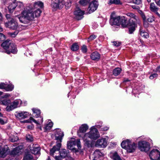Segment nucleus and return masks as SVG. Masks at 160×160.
I'll use <instances>...</instances> for the list:
<instances>
[{"label":"nucleus","instance_id":"423d86ee","mask_svg":"<svg viewBox=\"0 0 160 160\" xmlns=\"http://www.w3.org/2000/svg\"><path fill=\"white\" fill-rule=\"evenodd\" d=\"M126 15L130 18L129 19V23L130 25L134 26H137L138 25L139 26L140 25V21L138 16L131 12L127 13Z\"/></svg>","mask_w":160,"mask_h":160},{"label":"nucleus","instance_id":"393cba45","mask_svg":"<svg viewBox=\"0 0 160 160\" xmlns=\"http://www.w3.org/2000/svg\"><path fill=\"white\" fill-rule=\"evenodd\" d=\"M91 58L93 60H98L100 58V54L98 52H94L91 54Z\"/></svg>","mask_w":160,"mask_h":160},{"label":"nucleus","instance_id":"37998d69","mask_svg":"<svg viewBox=\"0 0 160 160\" xmlns=\"http://www.w3.org/2000/svg\"><path fill=\"white\" fill-rule=\"evenodd\" d=\"M18 139V138L17 136H14L13 137H11L10 138V140L12 142L17 141Z\"/></svg>","mask_w":160,"mask_h":160},{"label":"nucleus","instance_id":"aec40b11","mask_svg":"<svg viewBox=\"0 0 160 160\" xmlns=\"http://www.w3.org/2000/svg\"><path fill=\"white\" fill-rule=\"evenodd\" d=\"M84 14V12L81 10L79 8H77L74 12V15L75 18L78 20H80L83 17V15Z\"/></svg>","mask_w":160,"mask_h":160},{"label":"nucleus","instance_id":"ea45409f","mask_svg":"<svg viewBox=\"0 0 160 160\" xmlns=\"http://www.w3.org/2000/svg\"><path fill=\"white\" fill-rule=\"evenodd\" d=\"M18 31H16L13 32H8V35L12 37H15L18 34Z\"/></svg>","mask_w":160,"mask_h":160},{"label":"nucleus","instance_id":"20e7f679","mask_svg":"<svg viewBox=\"0 0 160 160\" xmlns=\"http://www.w3.org/2000/svg\"><path fill=\"white\" fill-rule=\"evenodd\" d=\"M121 145L122 147L129 153L134 152L137 147L136 143L128 139L123 141Z\"/></svg>","mask_w":160,"mask_h":160},{"label":"nucleus","instance_id":"b1692460","mask_svg":"<svg viewBox=\"0 0 160 160\" xmlns=\"http://www.w3.org/2000/svg\"><path fill=\"white\" fill-rule=\"evenodd\" d=\"M150 9L151 11L154 12L158 16L160 17V15L158 12L159 8L155 5L154 3L152 2L150 4Z\"/></svg>","mask_w":160,"mask_h":160},{"label":"nucleus","instance_id":"1a4fd4ad","mask_svg":"<svg viewBox=\"0 0 160 160\" xmlns=\"http://www.w3.org/2000/svg\"><path fill=\"white\" fill-rule=\"evenodd\" d=\"M108 142V137H105L98 139L95 142V146L98 148H105Z\"/></svg>","mask_w":160,"mask_h":160},{"label":"nucleus","instance_id":"c756f323","mask_svg":"<svg viewBox=\"0 0 160 160\" xmlns=\"http://www.w3.org/2000/svg\"><path fill=\"white\" fill-rule=\"evenodd\" d=\"M33 7L37 9L39 8H42L43 7V3L41 1H37L35 3Z\"/></svg>","mask_w":160,"mask_h":160},{"label":"nucleus","instance_id":"8fccbe9b","mask_svg":"<svg viewBox=\"0 0 160 160\" xmlns=\"http://www.w3.org/2000/svg\"><path fill=\"white\" fill-rule=\"evenodd\" d=\"M87 48L86 46L83 45L82 48V51L83 53H85L87 52Z\"/></svg>","mask_w":160,"mask_h":160},{"label":"nucleus","instance_id":"864d4df0","mask_svg":"<svg viewBox=\"0 0 160 160\" xmlns=\"http://www.w3.org/2000/svg\"><path fill=\"white\" fill-rule=\"evenodd\" d=\"M157 76V74L156 73H154L151 75L149 77V78L151 79H153L154 78H156Z\"/></svg>","mask_w":160,"mask_h":160},{"label":"nucleus","instance_id":"9d476101","mask_svg":"<svg viewBox=\"0 0 160 160\" xmlns=\"http://www.w3.org/2000/svg\"><path fill=\"white\" fill-rule=\"evenodd\" d=\"M76 145H77L78 149L81 148V146L79 139H77L76 140L74 138L72 139L68 142L67 146L68 148L72 150Z\"/></svg>","mask_w":160,"mask_h":160},{"label":"nucleus","instance_id":"c03bdc74","mask_svg":"<svg viewBox=\"0 0 160 160\" xmlns=\"http://www.w3.org/2000/svg\"><path fill=\"white\" fill-rule=\"evenodd\" d=\"M102 122H98L97 123V124H96L95 126V127L97 128H100V129L101 128H102Z\"/></svg>","mask_w":160,"mask_h":160},{"label":"nucleus","instance_id":"f3484780","mask_svg":"<svg viewBox=\"0 0 160 160\" xmlns=\"http://www.w3.org/2000/svg\"><path fill=\"white\" fill-rule=\"evenodd\" d=\"M11 96L8 93H5L2 96L0 99V102L3 105L5 106H10L11 101L8 98Z\"/></svg>","mask_w":160,"mask_h":160},{"label":"nucleus","instance_id":"72a5a7b5","mask_svg":"<svg viewBox=\"0 0 160 160\" xmlns=\"http://www.w3.org/2000/svg\"><path fill=\"white\" fill-rule=\"evenodd\" d=\"M90 1V0H80L79 3L80 5L84 6L87 5Z\"/></svg>","mask_w":160,"mask_h":160},{"label":"nucleus","instance_id":"79ce46f5","mask_svg":"<svg viewBox=\"0 0 160 160\" xmlns=\"http://www.w3.org/2000/svg\"><path fill=\"white\" fill-rule=\"evenodd\" d=\"M109 3L118 4L120 3V1L119 0H109Z\"/></svg>","mask_w":160,"mask_h":160},{"label":"nucleus","instance_id":"de8ad7c7","mask_svg":"<svg viewBox=\"0 0 160 160\" xmlns=\"http://www.w3.org/2000/svg\"><path fill=\"white\" fill-rule=\"evenodd\" d=\"M109 128V127L108 126H103V127L101 128V129H100V131H107L108 130Z\"/></svg>","mask_w":160,"mask_h":160},{"label":"nucleus","instance_id":"c85d7f7f","mask_svg":"<svg viewBox=\"0 0 160 160\" xmlns=\"http://www.w3.org/2000/svg\"><path fill=\"white\" fill-rule=\"evenodd\" d=\"M140 33L141 35L145 38H147L149 37V34L146 32H145L142 30V28L140 29L139 30Z\"/></svg>","mask_w":160,"mask_h":160},{"label":"nucleus","instance_id":"412c9836","mask_svg":"<svg viewBox=\"0 0 160 160\" xmlns=\"http://www.w3.org/2000/svg\"><path fill=\"white\" fill-rule=\"evenodd\" d=\"M60 156H55V158L56 160H61L62 158H65L68 154L67 150L64 149H61L59 152Z\"/></svg>","mask_w":160,"mask_h":160},{"label":"nucleus","instance_id":"09e8293b","mask_svg":"<svg viewBox=\"0 0 160 160\" xmlns=\"http://www.w3.org/2000/svg\"><path fill=\"white\" fill-rule=\"evenodd\" d=\"M113 45L114 46H116V47H118V46H119L121 44V42H118V41L113 42Z\"/></svg>","mask_w":160,"mask_h":160},{"label":"nucleus","instance_id":"5fc2aeb1","mask_svg":"<svg viewBox=\"0 0 160 160\" xmlns=\"http://www.w3.org/2000/svg\"><path fill=\"white\" fill-rule=\"evenodd\" d=\"M71 3L70 2H66L65 4V6L67 9L71 6Z\"/></svg>","mask_w":160,"mask_h":160},{"label":"nucleus","instance_id":"39448f33","mask_svg":"<svg viewBox=\"0 0 160 160\" xmlns=\"http://www.w3.org/2000/svg\"><path fill=\"white\" fill-rule=\"evenodd\" d=\"M2 47L6 50V52L8 54L10 53L15 54L17 52V49L14 44L12 43L11 41L7 40L1 44Z\"/></svg>","mask_w":160,"mask_h":160},{"label":"nucleus","instance_id":"c9c22d12","mask_svg":"<svg viewBox=\"0 0 160 160\" xmlns=\"http://www.w3.org/2000/svg\"><path fill=\"white\" fill-rule=\"evenodd\" d=\"M78 48L79 47L77 44L74 43L71 47V49L73 51H76L78 49Z\"/></svg>","mask_w":160,"mask_h":160},{"label":"nucleus","instance_id":"2f4dec72","mask_svg":"<svg viewBox=\"0 0 160 160\" xmlns=\"http://www.w3.org/2000/svg\"><path fill=\"white\" fill-rule=\"evenodd\" d=\"M23 160H34L33 156L30 153H28L25 154Z\"/></svg>","mask_w":160,"mask_h":160},{"label":"nucleus","instance_id":"680f3d73","mask_svg":"<svg viewBox=\"0 0 160 160\" xmlns=\"http://www.w3.org/2000/svg\"><path fill=\"white\" fill-rule=\"evenodd\" d=\"M22 123H29L28 119L26 120L21 122Z\"/></svg>","mask_w":160,"mask_h":160},{"label":"nucleus","instance_id":"bf43d9fd","mask_svg":"<svg viewBox=\"0 0 160 160\" xmlns=\"http://www.w3.org/2000/svg\"><path fill=\"white\" fill-rule=\"evenodd\" d=\"M94 154L95 155L98 154L99 156H101L102 153L99 151H95L94 152Z\"/></svg>","mask_w":160,"mask_h":160},{"label":"nucleus","instance_id":"ddd939ff","mask_svg":"<svg viewBox=\"0 0 160 160\" xmlns=\"http://www.w3.org/2000/svg\"><path fill=\"white\" fill-rule=\"evenodd\" d=\"M88 129V126L87 124H82L79 127V130L77 132L78 136L82 138L83 140L85 136V133Z\"/></svg>","mask_w":160,"mask_h":160},{"label":"nucleus","instance_id":"0eeeda50","mask_svg":"<svg viewBox=\"0 0 160 160\" xmlns=\"http://www.w3.org/2000/svg\"><path fill=\"white\" fill-rule=\"evenodd\" d=\"M22 148V146L20 145L14 148L8 156V157L10 158L9 160H18L17 156L21 154Z\"/></svg>","mask_w":160,"mask_h":160},{"label":"nucleus","instance_id":"4d7b16f0","mask_svg":"<svg viewBox=\"0 0 160 160\" xmlns=\"http://www.w3.org/2000/svg\"><path fill=\"white\" fill-rule=\"evenodd\" d=\"M19 15H18V16H19ZM18 16H15V18H18ZM6 18H7V19H11V18H11V15H10V14H6Z\"/></svg>","mask_w":160,"mask_h":160},{"label":"nucleus","instance_id":"58836bf2","mask_svg":"<svg viewBox=\"0 0 160 160\" xmlns=\"http://www.w3.org/2000/svg\"><path fill=\"white\" fill-rule=\"evenodd\" d=\"M26 139L28 142H32L33 140V138L32 136L29 134H27L26 136Z\"/></svg>","mask_w":160,"mask_h":160},{"label":"nucleus","instance_id":"6ab92c4d","mask_svg":"<svg viewBox=\"0 0 160 160\" xmlns=\"http://www.w3.org/2000/svg\"><path fill=\"white\" fill-rule=\"evenodd\" d=\"M98 5V2L94 0L92 1L89 4L88 8V13H91L95 11L97 8Z\"/></svg>","mask_w":160,"mask_h":160},{"label":"nucleus","instance_id":"6e6d98bb","mask_svg":"<svg viewBox=\"0 0 160 160\" xmlns=\"http://www.w3.org/2000/svg\"><path fill=\"white\" fill-rule=\"evenodd\" d=\"M5 86V84L4 83H0V89H4Z\"/></svg>","mask_w":160,"mask_h":160},{"label":"nucleus","instance_id":"052dcab7","mask_svg":"<svg viewBox=\"0 0 160 160\" xmlns=\"http://www.w3.org/2000/svg\"><path fill=\"white\" fill-rule=\"evenodd\" d=\"M5 36L2 33H0V39H5Z\"/></svg>","mask_w":160,"mask_h":160},{"label":"nucleus","instance_id":"5701e85b","mask_svg":"<svg viewBox=\"0 0 160 160\" xmlns=\"http://www.w3.org/2000/svg\"><path fill=\"white\" fill-rule=\"evenodd\" d=\"M110 157L113 160H122L119 155L116 152H111L110 154Z\"/></svg>","mask_w":160,"mask_h":160},{"label":"nucleus","instance_id":"f704fd0d","mask_svg":"<svg viewBox=\"0 0 160 160\" xmlns=\"http://www.w3.org/2000/svg\"><path fill=\"white\" fill-rule=\"evenodd\" d=\"M121 71V69L120 68H118L114 69L113 71V75L115 76H117L120 74Z\"/></svg>","mask_w":160,"mask_h":160},{"label":"nucleus","instance_id":"13d9d810","mask_svg":"<svg viewBox=\"0 0 160 160\" xmlns=\"http://www.w3.org/2000/svg\"><path fill=\"white\" fill-rule=\"evenodd\" d=\"M132 7L133 9L136 10H139V6L135 5H132Z\"/></svg>","mask_w":160,"mask_h":160},{"label":"nucleus","instance_id":"e433bc0d","mask_svg":"<svg viewBox=\"0 0 160 160\" xmlns=\"http://www.w3.org/2000/svg\"><path fill=\"white\" fill-rule=\"evenodd\" d=\"M40 118L41 119V120L40 121H36L32 117H31L30 119H32V120L33 122H34L37 125H38L39 124L40 122L42 123V122H43V118L41 117H40Z\"/></svg>","mask_w":160,"mask_h":160},{"label":"nucleus","instance_id":"774afa93","mask_svg":"<svg viewBox=\"0 0 160 160\" xmlns=\"http://www.w3.org/2000/svg\"><path fill=\"white\" fill-rule=\"evenodd\" d=\"M30 118H31V117H30V118H29V119H28L29 121V123H32L33 122L32 120V119H30Z\"/></svg>","mask_w":160,"mask_h":160},{"label":"nucleus","instance_id":"473e14b6","mask_svg":"<svg viewBox=\"0 0 160 160\" xmlns=\"http://www.w3.org/2000/svg\"><path fill=\"white\" fill-rule=\"evenodd\" d=\"M32 110L33 113L36 114L35 115V117L37 118H38L41 113L40 110L36 108H32Z\"/></svg>","mask_w":160,"mask_h":160},{"label":"nucleus","instance_id":"4c0bfd02","mask_svg":"<svg viewBox=\"0 0 160 160\" xmlns=\"http://www.w3.org/2000/svg\"><path fill=\"white\" fill-rule=\"evenodd\" d=\"M147 21L150 22H152L154 20V18L152 15L148 16L147 17Z\"/></svg>","mask_w":160,"mask_h":160},{"label":"nucleus","instance_id":"4468645a","mask_svg":"<svg viewBox=\"0 0 160 160\" xmlns=\"http://www.w3.org/2000/svg\"><path fill=\"white\" fill-rule=\"evenodd\" d=\"M14 114L16 118L19 120L26 118L29 115L28 112L21 111H18L15 112Z\"/></svg>","mask_w":160,"mask_h":160},{"label":"nucleus","instance_id":"69168bd1","mask_svg":"<svg viewBox=\"0 0 160 160\" xmlns=\"http://www.w3.org/2000/svg\"><path fill=\"white\" fill-rule=\"evenodd\" d=\"M156 4L158 6H160V0L156 2Z\"/></svg>","mask_w":160,"mask_h":160},{"label":"nucleus","instance_id":"e2e57ef3","mask_svg":"<svg viewBox=\"0 0 160 160\" xmlns=\"http://www.w3.org/2000/svg\"><path fill=\"white\" fill-rule=\"evenodd\" d=\"M0 123L2 124H3L5 123L4 122L1 118H0Z\"/></svg>","mask_w":160,"mask_h":160},{"label":"nucleus","instance_id":"4be33fe9","mask_svg":"<svg viewBox=\"0 0 160 160\" xmlns=\"http://www.w3.org/2000/svg\"><path fill=\"white\" fill-rule=\"evenodd\" d=\"M31 152L35 155H39L40 154V148L38 145H32L30 148Z\"/></svg>","mask_w":160,"mask_h":160},{"label":"nucleus","instance_id":"cd10ccee","mask_svg":"<svg viewBox=\"0 0 160 160\" xmlns=\"http://www.w3.org/2000/svg\"><path fill=\"white\" fill-rule=\"evenodd\" d=\"M120 24L123 27H127L128 25V23L125 17L123 16L120 17Z\"/></svg>","mask_w":160,"mask_h":160},{"label":"nucleus","instance_id":"49530a36","mask_svg":"<svg viewBox=\"0 0 160 160\" xmlns=\"http://www.w3.org/2000/svg\"><path fill=\"white\" fill-rule=\"evenodd\" d=\"M96 38V36L94 35H91L88 38V42L91 41Z\"/></svg>","mask_w":160,"mask_h":160},{"label":"nucleus","instance_id":"a878e982","mask_svg":"<svg viewBox=\"0 0 160 160\" xmlns=\"http://www.w3.org/2000/svg\"><path fill=\"white\" fill-rule=\"evenodd\" d=\"M52 122L51 121V120H48V123L45 125L44 128V132H47L50 130L52 128Z\"/></svg>","mask_w":160,"mask_h":160},{"label":"nucleus","instance_id":"dca6fc26","mask_svg":"<svg viewBox=\"0 0 160 160\" xmlns=\"http://www.w3.org/2000/svg\"><path fill=\"white\" fill-rule=\"evenodd\" d=\"M22 101L20 99H18L15 100L12 103H11L10 106H8L6 108V110L7 111H10L14 109L19 107Z\"/></svg>","mask_w":160,"mask_h":160},{"label":"nucleus","instance_id":"6e6552de","mask_svg":"<svg viewBox=\"0 0 160 160\" xmlns=\"http://www.w3.org/2000/svg\"><path fill=\"white\" fill-rule=\"evenodd\" d=\"M65 4L63 0H52L51 4V7L53 11H56L58 9L62 8Z\"/></svg>","mask_w":160,"mask_h":160},{"label":"nucleus","instance_id":"f257e3e1","mask_svg":"<svg viewBox=\"0 0 160 160\" xmlns=\"http://www.w3.org/2000/svg\"><path fill=\"white\" fill-rule=\"evenodd\" d=\"M41 11L39 8L27 7L18 16V17L20 22L24 24H28L32 21L34 17L39 16Z\"/></svg>","mask_w":160,"mask_h":160},{"label":"nucleus","instance_id":"f8f14e48","mask_svg":"<svg viewBox=\"0 0 160 160\" xmlns=\"http://www.w3.org/2000/svg\"><path fill=\"white\" fill-rule=\"evenodd\" d=\"M120 17L119 16H116L115 13L112 12L110 16V23L111 25H116L119 26L120 24Z\"/></svg>","mask_w":160,"mask_h":160},{"label":"nucleus","instance_id":"3c124183","mask_svg":"<svg viewBox=\"0 0 160 160\" xmlns=\"http://www.w3.org/2000/svg\"><path fill=\"white\" fill-rule=\"evenodd\" d=\"M132 2L133 3L137 4L139 5L141 3V0H132Z\"/></svg>","mask_w":160,"mask_h":160},{"label":"nucleus","instance_id":"a18cd8bd","mask_svg":"<svg viewBox=\"0 0 160 160\" xmlns=\"http://www.w3.org/2000/svg\"><path fill=\"white\" fill-rule=\"evenodd\" d=\"M138 12L139 13H141L142 17V18L143 20L144 21H146L147 20V18H146V17L145 14L140 10H139Z\"/></svg>","mask_w":160,"mask_h":160},{"label":"nucleus","instance_id":"603ef678","mask_svg":"<svg viewBox=\"0 0 160 160\" xmlns=\"http://www.w3.org/2000/svg\"><path fill=\"white\" fill-rule=\"evenodd\" d=\"M17 4L18 7H19L20 8H22L23 6V4L22 3L20 2H18Z\"/></svg>","mask_w":160,"mask_h":160},{"label":"nucleus","instance_id":"f03ea898","mask_svg":"<svg viewBox=\"0 0 160 160\" xmlns=\"http://www.w3.org/2000/svg\"><path fill=\"white\" fill-rule=\"evenodd\" d=\"M90 130L89 132L85 133L83 139L85 143L87 145L90 144V139L95 140L100 137L99 132L94 126L92 127Z\"/></svg>","mask_w":160,"mask_h":160},{"label":"nucleus","instance_id":"7ed1b4c3","mask_svg":"<svg viewBox=\"0 0 160 160\" xmlns=\"http://www.w3.org/2000/svg\"><path fill=\"white\" fill-rule=\"evenodd\" d=\"M64 136L63 132L59 129H56L55 132V139L58 140L56 145L53 147L51 149L50 154L51 155L53 156L54 153L57 151H58L61 146V142H62V138Z\"/></svg>","mask_w":160,"mask_h":160},{"label":"nucleus","instance_id":"a211bd4d","mask_svg":"<svg viewBox=\"0 0 160 160\" xmlns=\"http://www.w3.org/2000/svg\"><path fill=\"white\" fill-rule=\"evenodd\" d=\"M5 26L12 29H16L18 26V24L16 21L15 18H12L11 20L8 22L5 23Z\"/></svg>","mask_w":160,"mask_h":160},{"label":"nucleus","instance_id":"2eb2a0df","mask_svg":"<svg viewBox=\"0 0 160 160\" xmlns=\"http://www.w3.org/2000/svg\"><path fill=\"white\" fill-rule=\"evenodd\" d=\"M149 156L152 160H160V152L157 149H153L150 152Z\"/></svg>","mask_w":160,"mask_h":160},{"label":"nucleus","instance_id":"7c9ffc66","mask_svg":"<svg viewBox=\"0 0 160 160\" xmlns=\"http://www.w3.org/2000/svg\"><path fill=\"white\" fill-rule=\"evenodd\" d=\"M14 86L12 84L7 85L5 84L4 89L7 91H12L14 89Z\"/></svg>","mask_w":160,"mask_h":160},{"label":"nucleus","instance_id":"338daca9","mask_svg":"<svg viewBox=\"0 0 160 160\" xmlns=\"http://www.w3.org/2000/svg\"><path fill=\"white\" fill-rule=\"evenodd\" d=\"M2 15L1 12H0V21H2Z\"/></svg>","mask_w":160,"mask_h":160},{"label":"nucleus","instance_id":"a19ab883","mask_svg":"<svg viewBox=\"0 0 160 160\" xmlns=\"http://www.w3.org/2000/svg\"><path fill=\"white\" fill-rule=\"evenodd\" d=\"M132 27L129 28V33L132 34L134 31L135 27L137 26H134V25H131Z\"/></svg>","mask_w":160,"mask_h":160},{"label":"nucleus","instance_id":"bb28decb","mask_svg":"<svg viewBox=\"0 0 160 160\" xmlns=\"http://www.w3.org/2000/svg\"><path fill=\"white\" fill-rule=\"evenodd\" d=\"M17 6V5L15 2L10 3L8 7V9L9 12L10 13L12 12L13 10L15 9Z\"/></svg>","mask_w":160,"mask_h":160},{"label":"nucleus","instance_id":"9b49d317","mask_svg":"<svg viewBox=\"0 0 160 160\" xmlns=\"http://www.w3.org/2000/svg\"><path fill=\"white\" fill-rule=\"evenodd\" d=\"M138 148L141 151L147 152L150 148V145L149 143L145 141H142L138 143Z\"/></svg>","mask_w":160,"mask_h":160},{"label":"nucleus","instance_id":"0e129e2a","mask_svg":"<svg viewBox=\"0 0 160 160\" xmlns=\"http://www.w3.org/2000/svg\"><path fill=\"white\" fill-rule=\"evenodd\" d=\"M157 72H160V66L158 67L156 69Z\"/></svg>","mask_w":160,"mask_h":160}]
</instances>
